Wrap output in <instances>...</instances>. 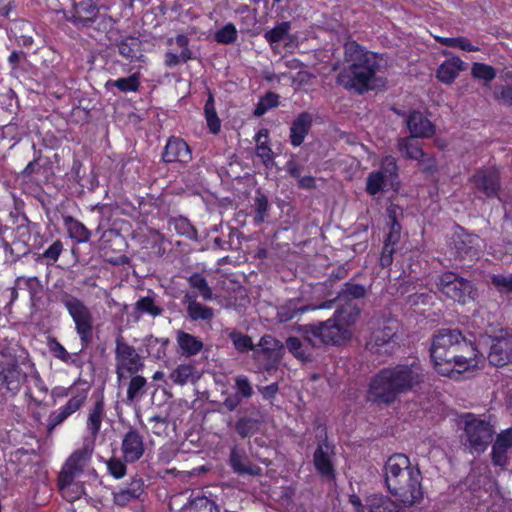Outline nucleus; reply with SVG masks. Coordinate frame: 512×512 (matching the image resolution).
<instances>
[{
	"label": "nucleus",
	"instance_id": "f257e3e1",
	"mask_svg": "<svg viewBox=\"0 0 512 512\" xmlns=\"http://www.w3.org/2000/svg\"><path fill=\"white\" fill-rule=\"evenodd\" d=\"M430 353L437 373L453 379L480 369L485 362L476 346L458 330H442L435 335Z\"/></svg>",
	"mask_w": 512,
	"mask_h": 512
},
{
	"label": "nucleus",
	"instance_id": "f03ea898",
	"mask_svg": "<svg viewBox=\"0 0 512 512\" xmlns=\"http://www.w3.org/2000/svg\"><path fill=\"white\" fill-rule=\"evenodd\" d=\"M345 60L349 66L338 75V83L362 93L384 85L378 73L385 65L382 56L364 50L356 42L345 44Z\"/></svg>",
	"mask_w": 512,
	"mask_h": 512
},
{
	"label": "nucleus",
	"instance_id": "7ed1b4c3",
	"mask_svg": "<svg viewBox=\"0 0 512 512\" xmlns=\"http://www.w3.org/2000/svg\"><path fill=\"white\" fill-rule=\"evenodd\" d=\"M384 471L388 491L403 505L412 506L423 498L421 472L406 455L389 457Z\"/></svg>",
	"mask_w": 512,
	"mask_h": 512
},
{
	"label": "nucleus",
	"instance_id": "20e7f679",
	"mask_svg": "<svg viewBox=\"0 0 512 512\" xmlns=\"http://www.w3.org/2000/svg\"><path fill=\"white\" fill-rule=\"evenodd\" d=\"M423 379V370L416 362L383 369L372 380L370 394L382 402L389 403L398 394L419 385Z\"/></svg>",
	"mask_w": 512,
	"mask_h": 512
},
{
	"label": "nucleus",
	"instance_id": "39448f33",
	"mask_svg": "<svg viewBox=\"0 0 512 512\" xmlns=\"http://www.w3.org/2000/svg\"><path fill=\"white\" fill-rule=\"evenodd\" d=\"M359 311L355 307L342 308L334 316L318 326H305V339L313 346L319 344H341L352 337V326Z\"/></svg>",
	"mask_w": 512,
	"mask_h": 512
},
{
	"label": "nucleus",
	"instance_id": "423d86ee",
	"mask_svg": "<svg viewBox=\"0 0 512 512\" xmlns=\"http://www.w3.org/2000/svg\"><path fill=\"white\" fill-rule=\"evenodd\" d=\"M28 377L40 381L27 353L16 346L3 348L0 351V383L5 390L15 396Z\"/></svg>",
	"mask_w": 512,
	"mask_h": 512
},
{
	"label": "nucleus",
	"instance_id": "0eeeda50",
	"mask_svg": "<svg viewBox=\"0 0 512 512\" xmlns=\"http://www.w3.org/2000/svg\"><path fill=\"white\" fill-rule=\"evenodd\" d=\"M455 423L462 431V445L471 454L479 455L488 448L494 435V427L488 420L472 413H463L456 417Z\"/></svg>",
	"mask_w": 512,
	"mask_h": 512
},
{
	"label": "nucleus",
	"instance_id": "6e6552de",
	"mask_svg": "<svg viewBox=\"0 0 512 512\" xmlns=\"http://www.w3.org/2000/svg\"><path fill=\"white\" fill-rule=\"evenodd\" d=\"M230 338L238 351L253 350L254 359L258 363L259 369L268 372L276 368L283 355L282 343L270 335L263 336L256 347L253 346L251 338L242 333L232 332Z\"/></svg>",
	"mask_w": 512,
	"mask_h": 512
},
{
	"label": "nucleus",
	"instance_id": "1a4fd4ad",
	"mask_svg": "<svg viewBox=\"0 0 512 512\" xmlns=\"http://www.w3.org/2000/svg\"><path fill=\"white\" fill-rule=\"evenodd\" d=\"M89 394V385L84 381H76L69 387L57 386L51 391L54 401L68 397L67 403L54 411L49 417V426L55 427L78 411L85 403Z\"/></svg>",
	"mask_w": 512,
	"mask_h": 512
},
{
	"label": "nucleus",
	"instance_id": "9d476101",
	"mask_svg": "<svg viewBox=\"0 0 512 512\" xmlns=\"http://www.w3.org/2000/svg\"><path fill=\"white\" fill-rule=\"evenodd\" d=\"M92 447L88 444L84 445L83 448L76 450L66 461L60 476H59V489L62 496L73 502L81 497L84 493V489L81 485H76L77 492L75 495L70 494L72 488L71 480L80 475L86 468L91 455Z\"/></svg>",
	"mask_w": 512,
	"mask_h": 512
},
{
	"label": "nucleus",
	"instance_id": "9b49d317",
	"mask_svg": "<svg viewBox=\"0 0 512 512\" xmlns=\"http://www.w3.org/2000/svg\"><path fill=\"white\" fill-rule=\"evenodd\" d=\"M398 165L392 155L384 156L380 161V168L370 172L366 179V191L369 195L375 196L387 190H397Z\"/></svg>",
	"mask_w": 512,
	"mask_h": 512
},
{
	"label": "nucleus",
	"instance_id": "f8f14e48",
	"mask_svg": "<svg viewBox=\"0 0 512 512\" xmlns=\"http://www.w3.org/2000/svg\"><path fill=\"white\" fill-rule=\"evenodd\" d=\"M437 287L448 298L460 304L470 303L476 298V290L471 282L452 272H446L439 276Z\"/></svg>",
	"mask_w": 512,
	"mask_h": 512
},
{
	"label": "nucleus",
	"instance_id": "ddd939ff",
	"mask_svg": "<svg viewBox=\"0 0 512 512\" xmlns=\"http://www.w3.org/2000/svg\"><path fill=\"white\" fill-rule=\"evenodd\" d=\"M399 328L394 318H383L373 323V331L367 347L374 353H389L394 347V338Z\"/></svg>",
	"mask_w": 512,
	"mask_h": 512
},
{
	"label": "nucleus",
	"instance_id": "4468645a",
	"mask_svg": "<svg viewBox=\"0 0 512 512\" xmlns=\"http://www.w3.org/2000/svg\"><path fill=\"white\" fill-rule=\"evenodd\" d=\"M64 306L75 323V328L81 341L84 344L89 343L93 328V317L90 309L75 297L66 298Z\"/></svg>",
	"mask_w": 512,
	"mask_h": 512
},
{
	"label": "nucleus",
	"instance_id": "2eb2a0df",
	"mask_svg": "<svg viewBox=\"0 0 512 512\" xmlns=\"http://www.w3.org/2000/svg\"><path fill=\"white\" fill-rule=\"evenodd\" d=\"M116 374L118 381L133 376L144 367L141 356L127 343L118 340L116 343Z\"/></svg>",
	"mask_w": 512,
	"mask_h": 512
},
{
	"label": "nucleus",
	"instance_id": "dca6fc26",
	"mask_svg": "<svg viewBox=\"0 0 512 512\" xmlns=\"http://www.w3.org/2000/svg\"><path fill=\"white\" fill-rule=\"evenodd\" d=\"M488 360L496 367H502L512 363L511 332L508 330H500L499 333L492 338Z\"/></svg>",
	"mask_w": 512,
	"mask_h": 512
},
{
	"label": "nucleus",
	"instance_id": "f3484780",
	"mask_svg": "<svg viewBox=\"0 0 512 512\" xmlns=\"http://www.w3.org/2000/svg\"><path fill=\"white\" fill-rule=\"evenodd\" d=\"M512 449V428L500 432L492 445L491 459L495 466L506 468L509 463L508 453Z\"/></svg>",
	"mask_w": 512,
	"mask_h": 512
},
{
	"label": "nucleus",
	"instance_id": "a211bd4d",
	"mask_svg": "<svg viewBox=\"0 0 512 512\" xmlns=\"http://www.w3.org/2000/svg\"><path fill=\"white\" fill-rule=\"evenodd\" d=\"M144 492V483L141 479H133L126 485L118 487L113 492L114 504L126 506L140 498Z\"/></svg>",
	"mask_w": 512,
	"mask_h": 512
},
{
	"label": "nucleus",
	"instance_id": "6ab92c4d",
	"mask_svg": "<svg viewBox=\"0 0 512 512\" xmlns=\"http://www.w3.org/2000/svg\"><path fill=\"white\" fill-rule=\"evenodd\" d=\"M163 159L168 163H187L191 160L190 148L184 140L171 138L166 144Z\"/></svg>",
	"mask_w": 512,
	"mask_h": 512
},
{
	"label": "nucleus",
	"instance_id": "aec40b11",
	"mask_svg": "<svg viewBox=\"0 0 512 512\" xmlns=\"http://www.w3.org/2000/svg\"><path fill=\"white\" fill-rule=\"evenodd\" d=\"M122 452L125 461H137L144 453L142 436L136 431H129L122 440Z\"/></svg>",
	"mask_w": 512,
	"mask_h": 512
},
{
	"label": "nucleus",
	"instance_id": "412c9836",
	"mask_svg": "<svg viewBox=\"0 0 512 512\" xmlns=\"http://www.w3.org/2000/svg\"><path fill=\"white\" fill-rule=\"evenodd\" d=\"M407 126L413 137H431L435 128L429 119L420 112H412L407 119Z\"/></svg>",
	"mask_w": 512,
	"mask_h": 512
},
{
	"label": "nucleus",
	"instance_id": "4be33fe9",
	"mask_svg": "<svg viewBox=\"0 0 512 512\" xmlns=\"http://www.w3.org/2000/svg\"><path fill=\"white\" fill-rule=\"evenodd\" d=\"M470 489L477 505L488 503L497 494L495 483L488 476H483L477 483H471Z\"/></svg>",
	"mask_w": 512,
	"mask_h": 512
},
{
	"label": "nucleus",
	"instance_id": "5701e85b",
	"mask_svg": "<svg viewBox=\"0 0 512 512\" xmlns=\"http://www.w3.org/2000/svg\"><path fill=\"white\" fill-rule=\"evenodd\" d=\"M412 135L410 137L399 138L397 148L400 155L404 158L425 163L427 155L423 152L420 143Z\"/></svg>",
	"mask_w": 512,
	"mask_h": 512
},
{
	"label": "nucleus",
	"instance_id": "b1692460",
	"mask_svg": "<svg viewBox=\"0 0 512 512\" xmlns=\"http://www.w3.org/2000/svg\"><path fill=\"white\" fill-rule=\"evenodd\" d=\"M464 69L465 63L459 57H451L438 67L436 77L444 84H451Z\"/></svg>",
	"mask_w": 512,
	"mask_h": 512
},
{
	"label": "nucleus",
	"instance_id": "393cba45",
	"mask_svg": "<svg viewBox=\"0 0 512 512\" xmlns=\"http://www.w3.org/2000/svg\"><path fill=\"white\" fill-rule=\"evenodd\" d=\"M332 448L327 443L318 446L314 453V464L318 472L328 478H334V469L331 463Z\"/></svg>",
	"mask_w": 512,
	"mask_h": 512
},
{
	"label": "nucleus",
	"instance_id": "a878e982",
	"mask_svg": "<svg viewBox=\"0 0 512 512\" xmlns=\"http://www.w3.org/2000/svg\"><path fill=\"white\" fill-rule=\"evenodd\" d=\"M473 182L476 188L482 190L488 197L496 194L499 181L498 173L494 169L479 171L473 176Z\"/></svg>",
	"mask_w": 512,
	"mask_h": 512
},
{
	"label": "nucleus",
	"instance_id": "bb28decb",
	"mask_svg": "<svg viewBox=\"0 0 512 512\" xmlns=\"http://www.w3.org/2000/svg\"><path fill=\"white\" fill-rule=\"evenodd\" d=\"M97 14L98 8L91 0L82 1L75 6L71 21L75 24L88 25Z\"/></svg>",
	"mask_w": 512,
	"mask_h": 512
},
{
	"label": "nucleus",
	"instance_id": "cd10ccee",
	"mask_svg": "<svg viewBox=\"0 0 512 512\" xmlns=\"http://www.w3.org/2000/svg\"><path fill=\"white\" fill-rule=\"evenodd\" d=\"M230 464L238 474L259 475L261 469L250 463L247 457L237 448H233L230 455Z\"/></svg>",
	"mask_w": 512,
	"mask_h": 512
},
{
	"label": "nucleus",
	"instance_id": "c85d7f7f",
	"mask_svg": "<svg viewBox=\"0 0 512 512\" xmlns=\"http://www.w3.org/2000/svg\"><path fill=\"white\" fill-rule=\"evenodd\" d=\"M311 116L307 113L300 114L291 126V143L294 146H299L304 141L305 136L311 126Z\"/></svg>",
	"mask_w": 512,
	"mask_h": 512
},
{
	"label": "nucleus",
	"instance_id": "c756f323",
	"mask_svg": "<svg viewBox=\"0 0 512 512\" xmlns=\"http://www.w3.org/2000/svg\"><path fill=\"white\" fill-rule=\"evenodd\" d=\"M176 339H177V343L180 348V351L183 355H186V356L196 355L203 348L202 341L189 333L179 331L177 333Z\"/></svg>",
	"mask_w": 512,
	"mask_h": 512
},
{
	"label": "nucleus",
	"instance_id": "7c9ffc66",
	"mask_svg": "<svg viewBox=\"0 0 512 512\" xmlns=\"http://www.w3.org/2000/svg\"><path fill=\"white\" fill-rule=\"evenodd\" d=\"M268 137L269 132L267 129H260L255 136L256 154L266 166L272 164L274 158L273 151L268 145Z\"/></svg>",
	"mask_w": 512,
	"mask_h": 512
},
{
	"label": "nucleus",
	"instance_id": "2f4dec72",
	"mask_svg": "<svg viewBox=\"0 0 512 512\" xmlns=\"http://www.w3.org/2000/svg\"><path fill=\"white\" fill-rule=\"evenodd\" d=\"M369 512H403L390 498L382 495H373L366 501Z\"/></svg>",
	"mask_w": 512,
	"mask_h": 512
},
{
	"label": "nucleus",
	"instance_id": "473e14b6",
	"mask_svg": "<svg viewBox=\"0 0 512 512\" xmlns=\"http://www.w3.org/2000/svg\"><path fill=\"white\" fill-rule=\"evenodd\" d=\"M64 225L69 236L78 243H85L90 238L89 230L78 220L71 216L64 217Z\"/></svg>",
	"mask_w": 512,
	"mask_h": 512
},
{
	"label": "nucleus",
	"instance_id": "72a5a7b5",
	"mask_svg": "<svg viewBox=\"0 0 512 512\" xmlns=\"http://www.w3.org/2000/svg\"><path fill=\"white\" fill-rule=\"evenodd\" d=\"M170 379L174 384L182 386L194 382L198 375L192 364H181L170 373Z\"/></svg>",
	"mask_w": 512,
	"mask_h": 512
},
{
	"label": "nucleus",
	"instance_id": "f704fd0d",
	"mask_svg": "<svg viewBox=\"0 0 512 512\" xmlns=\"http://www.w3.org/2000/svg\"><path fill=\"white\" fill-rule=\"evenodd\" d=\"M140 86L138 74L130 75L126 78H119L116 80H108L105 84L106 89L111 90L117 88L121 92H136Z\"/></svg>",
	"mask_w": 512,
	"mask_h": 512
},
{
	"label": "nucleus",
	"instance_id": "c9c22d12",
	"mask_svg": "<svg viewBox=\"0 0 512 512\" xmlns=\"http://www.w3.org/2000/svg\"><path fill=\"white\" fill-rule=\"evenodd\" d=\"M307 310H309L308 306L299 305V301L293 299L278 308L277 317L279 321L286 322Z\"/></svg>",
	"mask_w": 512,
	"mask_h": 512
},
{
	"label": "nucleus",
	"instance_id": "e433bc0d",
	"mask_svg": "<svg viewBox=\"0 0 512 512\" xmlns=\"http://www.w3.org/2000/svg\"><path fill=\"white\" fill-rule=\"evenodd\" d=\"M168 342L169 341L166 338L148 336L144 339L145 351L150 357L154 359H161L166 354V346Z\"/></svg>",
	"mask_w": 512,
	"mask_h": 512
},
{
	"label": "nucleus",
	"instance_id": "4c0bfd02",
	"mask_svg": "<svg viewBox=\"0 0 512 512\" xmlns=\"http://www.w3.org/2000/svg\"><path fill=\"white\" fill-rule=\"evenodd\" d=\"M118 48L119 53L131 62L142 58L141 43L137 38H127L121 41Z\"/></svg>",
	"mask_w": 512,
	"mask_h": 512
},
{
	"label": "nucleus",
	"instance_id": "58836bf2",
	"mask_svg": "<svg viewBox=\"0 0 512 512\" xmlns=\"http://www.w3.org/2000/svg\"><path fill=\"white\" fill-rule=\"evenodd\" d=\"M290 23L281 22L264 34V38L275 49L280 42L285 41L289 36Z\"/></svg>",
	"mask_w": 512,
	"mask_h": 512
},
{
	"label": "nucleus",
	"instance_id": "ea45409f",
	"mask_svg": "<svg viewBox=\"0 0 512 512\" xmlns=\"http://www.w3.org/2000/svg\"><path fill=\"white\" fill-rule=\"evenodd\" d=\"M180 512H219L213 501L207 497H197L184 505Z\"/></svg>",
	"mask_w": 512,
	"mask_h": 512
},
{
	"label": "nucleus",
	"instance_id": "a19ab883",
	"mask_svg": "<svg viewBox=\"0 0 512 512\" xmlns=\"http://www.w3.org/2000/svg\"><path fill=\"white\" fill-rule=\"evenodd\" d=\"M204 112L209 130L213 134H217L220 131L221 123L215 110L214 98L212 94H209L205 104Z\"/></svg>",
	"mask_w": 512,
	"mask_h": 512
},
{
	"label": "nucleus",
	"instance_id": "79ce46f5",
	"mask_svg": "<svg viewBox=\"0 0 512 512\" xmlns=\"http://www.w3.org/2000/svg\"><path fill=\"white\" fill-rule=\"evenodd\" d=\"M104 414V407L102 402H97L94 408L90 411L87 420V428L93 436H96L100 430L102 418Z\"/></svg>",
	"mask_w": 512,
	"mask_h": 512
},
{
	"label": "nucleus",
	"instance_id": "37998d69",
	"mask_svg": "<svg viewBox=\"0 0 512 512\" xmlns=\"http://www.w3.org/2000/svg\"><path fill=\"white\" fill-rule=\"evenodd\" d=\"M436 40L449 47H456L462 49L464 51H478L479 48L474 46L467 38L465 37H456V38H448V37H436Z\"/></svg>",
	"mask_w": 512,
	"mask_h": 512
},
{
	"label": "nucleus",
	"instance_id": "c03bdc74",
	"mask_svg": "<svg viewBox=\"0 0 512 512\" xmlns=\"http://www.w3.org/2000/svg\"><path fill=\"white\" fill-rule=\"evenodd\" d=\"M189 284L191 287L198 290L205 300H210L212 298V290L208 286L206 279L201 274L196 273L191 275L189 278Z\"/></svg>",
	"mask_w": 512,
	"mask_h": 512
},
{
	"label": "nucleus",
	"instance_id": "a18cd8bd",
	"mask_svg": "<svg viewBox=\"0 0 512 512\" xmlns=\"http://www.w3.org/2000/svg\"><path fill=\"white\" fill-rule=\"evenodd\" d=\"M188 313L193 320H209L213 317L212 309L196 301L189 302Z\"/></svg>",
	"mask_w": 512,
	"mask_h": 512
},
{
	"label": "nucleus",
	"instance_id": "49530a36",
	"mask_svg": "<svg viewBox=\"0 0 512 512\" xmlns=\"http://www.w3.org/2000/svg\"><path fill=\"white\" fill-rule=\"evenodd\" d=\"M473 77L487 82L494 79L496 73L492 66L483 63H474L471 69Z\"/></svg>",
	"mask_w": 512,
	"mask_h": 512
},
{
	"label": "nucleus",
	"instance_id": "de8ad7c7",
	"mask_svg": "<svg viewBox=\"0 0 512 512\" xmlns=\"http://www.w3.org/2000/svg\"><path fill=\"white\" fill-rule=\"evenodd\" d=\"M136 309L141 313H147L151 316H158L161 314V308L157 306L154 300L150 297H142L136 302Z\"/></svg>",
	"mask_w": 512,
	"mask_h": 512
},
{
	"label": "nucleus",
	"instance_id": "09e8293b",
	"mask_svg": "<svg viewBox=\"0 0 512 512\" xmlns=\"http://www.w3.org/2000/svg\"><path fill=\"white\" fill-rule=\"evenodd\" d=\"M278 95L275 93H267L258 103L255 108L254 114L256 116H262L269 109L276 107L278 105Z\"/></svg>",
	"mask_w": 512,
	"mask_h": 512
},
{
	"label": "nucleus",
	"instance_id": "8fccbe9b",
	"mask_svg": "<svg viewBox=\"0 0 512 512\" xmlns=\"http://www.w3.org/2000/svg\"><path fill=\"white\" fill-rule=\"evenodd\" d=\"M146 385V379L142 376L135 375L131 378L128 390H127V399L128 401H133L137 397H139L141 391Z\"/></svg>",
	"mask_w": 512,
	"mask_h": 512
},
{
	"label": "nucleus",
	"instance_id": "3c124183",
	"mask_svg": "<svg viewBox=\"0 0 512 512\" xmlns=\"http://www.w3.org/2000/svg\"><path fill=\"white\" fill-rule=\"evenodd\" d=\"M237 29L233 24H227L215 33V39L222 44H229L236 40Z\"/></svg>",
	"mask_w": 512,
	"mask_h": 512
},
{
	"label": "nucleus",
	"instance_id": "603ef678",
	"mask_svg": "<svg viewBox=\"0 0 512 512\" xmlns=\"http://www.w3.org/2000/svg\"><path fill=\"white\" fill-rule=\"evenodd\" d=\"M288 350L301 361H308L309 355L303 349L302 342L296 337H289L286 341Z\"/></svg>",
	"mask_w": 512,
	"mask_h": 512
},
{
	"label": "nucleus",
	"instance_id": "864d4df0",
	"mask_svg": "<svg viewBox=\"0 0 512 512\" xmlns=\"http://www.w3.org/2000/svg\"><path fill=\"white\" fill-rule=\"evenodd\" d=\"M237 395L243 398H249L253 394V388L246 376L240 375L235 379Z\"/></svg>",
	"mask_w": 512,
	"mask_h": 512
},
{
	"label": "nucleus",
	"instance_id": "5fc2aeb1",
	"mask_svg": "<svg viewBox=\"0 0 512 512\" xmlns=\"http://www.w3.org/2000/svg\"><path fill=\"white\" fill-rule=\"evenodd\" d=\"M191 58V51L188 48H185L181 51V53L175 54V53H167L165 56V63L168 66H175L181 62H186Z\"/></svg>",
	"mask_w": 512,
	"mask_h": 512
},
{
	"label": "nucleus",
	"instance_id": "6e6d98bb",
	"mask_svg": "<svg viewBox=\"0 0 512 512\" xmlns=\"http://www.w3.org/2000/svg\"><path fill=\"white\" fill-rule=\"evenodd\" d=\"M63 244L60 240H56L50 245L42 254L44 259H47L48 262H56L62 253Z\"/></svg>",
	"mask_w": 512,
	"mask_h": 512
},
{
	"label": "nucleus",
	"instance_id": "4d7b16f0",
	"mask_svg": "<svg viewBox=\"0 0 512 512\" xmlns=\"http://www.w3.org/2000/svg\"><path fill=\"white\" fill-rule=\"evenodd\" d=\"M492 283L500 292L512 291V274L509 276L494 275Z\"/></svg>",
	"mask_w": 512,
	"mask_h": 512
},
{
	"label": "nucleus",
	"instance_id": "13d9d810",
	"mask_svg": "<svg viewBox=\"0 0 512 512\" xmlns=\"http://www.w3.org/2000/svg\"><path fill=\"white\" fill-rule=\"evenodd\" d=\"M107 467L110 473L117 479L122 478L126 473L125 464L116 458H113L107 462Z\"/></svg>",
	"mask_w": 512,
	"mask_h": 512
},
{
	"label": "nucleus",
	"instance_id": "bf43d9fd",
	"mask_svg": "<svg viewBox=\"0 0 512 512\" xmlns=\"http://www.w3.org/2000/svg\"><path fill=\"white\" fill-rule=\"evenodd\" d=\"M255 423L250 419H240L236 423V431L242 436L247 437L253 433Z\"/></svg>",
	"mask_w": 512,
	"mask_h": 512
},
{
	"label": "nucleus",
	"instance_id": "052dcab7",
	"mask_svg": "<svg viewBox=\"0 0 512 512\" xmlns=\"http://www.w3.org/2000/svg\"><path fill=\"white\" fill-rule=\"evenodd\" d=\"M174 229L182 235L190 236L193 232V229L190 223L185 219H177L173 222Z\"/></svg>",
	"mask_w": 512,
	"mask_h": 512
},
{
	"label": "nucleus",
	"instance_id": "680f3d73",
	"mask_svg": "<svg viewBox=\"0 0 512 512\" xmlns=\"http://www.w3.org/2000/svg\"><path fill=\"white\" fill-rule=\"evenodd\" d=\"M400 230V224L394 220L392 222L390 233L387 236L385 243H389L390 245L394 246L400 238Z\"/></svg>",
	"mask_w": 512,
	"mask_h": 512
},
{
	"label": "nucleus",
	"instance_id": "e2e57ef3",
	"mask_svg": "<svg viewBox=\"0 0 512 512\" xmlns=\"http://www.w3.org/2000/svg\"><path fill=\"white\" fill-rule=\"evenodd\" d=\"M267 208H268L267 198L265 196L257 197V199H256V211H257L256 218H257V220H259V221L264 220V215L267 211Z\"/></svg>",
	"mask_w": 512,
	"mask_h": 512
},
{
	"label": "nucleus",
	"instance_id": "0e129e2a",
	"mask_svg": "<svg viewBox=\"0 0 512 512\" xmlns=\"http://www.w3.org/2000/svg\"><path fill=\"white\" fill-rule=\"evenodd\" d=\"M393 252V246L390 245L389 243H385L380 257V263L383 267L388 266L392 263Z\"/></svg>",
	"mask_w": 512,
	"mask_h": 512
},
{
	"label": "nucleus",
	"instance_id": "69168bd1",
	"mask_svg": "<svg viewBox=\"0 0 512 512\" xmlns=\"http://www.w3.org/2000/svg\"><path fill=\"white\" fill-rule=\"evenodd\" d=\"M496 98L504 103L512 105V86L507 85L499 92H496Z\"/></svg>",
	"mask_w": 512,
	"mask_h": 512
},
{
	"label": "nucleus",
	"instance_id": "338daca9",
	"mask_svg": "<svg viewBox=\"0 0 512 512\" xmlns=\"http://www.w3.org/2000/svg\"><path fill=\"white\" fill-rule=\"evenodd\" d=\"M240 401H241V399L239 398L238 395H236L233 397H227L224 400L223 404L228 410L232 411L240 404Z\"/></svg>",
	"mask_w": 512,
	"mask_h": 512
},
{
	"label": "nucleus",
	"instance_id": "774afa93",
	"mask_svg": "<svg viewBox=\"0 0 512 512\" xmlns=\"http://www.w3.org/2000/svg\"><path fill=\"white\" fill-rule=\"evenodd\" d=\"M347 293L354 298H360L364 296L365 289L359 285H352L347 289Z\"/></svg>",
	"mask_w": 512,
	"mask_h": 512
}]
</instances>
